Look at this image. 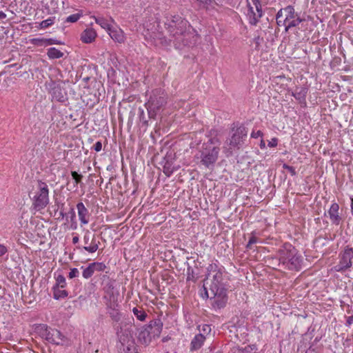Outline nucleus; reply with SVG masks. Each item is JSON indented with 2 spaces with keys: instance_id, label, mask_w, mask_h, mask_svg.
I'll list each match as a JSON object with an SVG mask.
<instances>
[{
  "instance_id": "f257e3e1",
  "label": "nucleus",
  "mask_w": 353,
  "mask_h": 353,
  "mask_svg": "<svg viewBox=\"0 0 353 353\" xmlns=\"http://www.w3.org/2000/svg\"><path fill=\"white\" fill-rule=\"evenodd\" d=\"M165 26L170 36L174 37V44L176 49L193 46L196 44L198 37L189 22L178 14L167 15Z\"/></svg>"
},
{
  "instance_id": "f03ea898",
  "label": "nucleus",
  "mask_w": 353,
  "mask_h": 353,
  "mask_svg": "<svg viewBox=\"0 0 353 353\" xmlns=\"http://www.w3.org/2000/svg\"><path fill=\"white\" fill-rule=\"evenodd\" d=\"M279 265L290 270L299 271L302 268L303 257L296 249L290 244H285L280 249Z\"/></svg>"
},
{
  "instance_id": "7ed1b4c3",
  "label": "nucleus",
  "mask_w": 353,
  "mask_h": 353,
  "mask_svg": "<svg viewBox=\"0 0 353 353\" xmlns=\"http://www.w3.org/2000/svg\"><path fill=\"white\" fill-rule=\"evenodd\" d=\"M208 274L203 284V289L217 292L227 290L228 278L225 271L216 264H210L208 268Z\"/></svg>"
},
{
  "instance_id": "20e7f679",
  "label": "nucleus",
  "mask_w": 353,
  "mask_h": 353,
  "mask_svg": "<svg viewBox=\"0 0 353 353\" xmlns=\"http://www.w3.org/2000/svg\"><path fill=\"white\" fill-rule=\"evenodd\" d=\"M219 151L218 146L203 144L195 158L199 159V163L205 168L212 169L218 159Z\"/></svg>"
},
{
  "instance_id": "39448f33",
  "label": "nucleus",
  "mask_w": 353,
  "mask_h": 353,
  "mask_svg": "<svg viewBox=\"0 0 353 353\" xmlns=\"http://www.w3.org/2000/svg\"><path fill=\"white\" fill-rule=\"evenodd\" d=\"M167 94L163 90L156 89L152 91L150 99L145 103L150 118H154L161 109L167 103Z\"/></svg>"
},
{
  "instance_id": "423d86ee",
  "label": "nucleus",
  "mask_w": 353,
  "mask_h": 353,
  "mask_svg": "<svg viewBox=\"0 0 353 353\" xmlns=\"http://www.w3.org/2000/svg\"><path fill=\"white\" fill-rule=\"evenodd\" d=\"M163 323L160 320L152 321L150 324L143 326L138 334L139 341L144 345H148L153 339L159 337L162 331Z\"/></svg>"
},
{
  "instance_id": "0eeeda50",
  "label": "nucleus",
  "mask_w": 353,
  "mask_h": 353,
  "mask_svg": "<svg viewBox=\"0 0 353 353\" xmlns=\"http://www.w3.org/2000/svg\"><path fill=\"white\" fill-rule=\"evenodd\" d=\"M32 200V206L37 211L43 210L49 204V188L45 182L38 181L37 190Z\"/></svg>"
},
{
  "instance_id": "6e6552de",
  "label": "nucleus",
  "mask_w": 353,
  "mask_h": 353,
  "mask_svg": "<svg viewBox=\"0 0 353 353\" xmlns=\"http://www.w3.org/2000/svg\"><path fill=\"white\" fill-rule=\"evenodd\" d=\"M232 131L231 138L226 141L225 146L223 147L224 152L230 154H232V149L240 148L248 132V128L243 125H241L236 130L233 128Z\"/></svg>"
},
{
  "instance_id": "1a4fd4ad",
  "label": "nucleus",
  "mask_w": 353,
  "mask_h": 353,
  "mask_svg": "<svg viewBox=\"0 0 353 353\" xmlns=\"http://www.w3.org/2000/svg\"><path fill=\"white\" fill-rule=\"evenodd\" d=\"M132 332L123 330L118 332L120 345L119 346V353H139L137 345L132 336Z\"/></svg>"
},
{
  "instance_id": "9d476101",
  "label": "nucleus",
  "mask_w": 353,
  "mask_h": 353,
  "mask_svg": "<svg viewBox=\"0 0 353 353\" xmlns=\"http://www.w3.org/2000/svg\"><path fill=\"white\" fill-rule=\"evenodd\" d=\"M40 332L42 337L49 343L57 345L68 344V339L57 329H52L46 325H43L41 326Z\"/></svg>"
},
{
  "instance_id": "9b49d317",
  "label": "nucleus",
  "mask_w": 353,
  "mask_h": 353,
  "mask_svg": "<svg viewBox=\"0 0 353 353\" xmlns=\"http://www.w3.org/2000/svg\"><path fill=\"white\" fill-rule=\"evenodd\" d=\"M205 295L210 299L212 307L216 310L223 308L227 304V290H219L216 292L206 290Z\"/></svg>"
},
{
  "instance_id": "f8f14e48",
  "label": "nucleus",
  "mask_w": 353,
  "mask_h": 353,
  "mask_svg": "<svg viewBox=\"0 0 353 353\" xmlns=\"http://www.w3.org/2000/svg\"><path fill=\"white\" fill-rule=\"evenodd\" d=\"M246 16L249 23L252 26H256L259 19L263 16L262 7L260 0H251V3H248V10Z\"/></svg>"
},
{
  "instance_id": "ddd939ff",
  "label": "nucleus",
  "mask_w": 353,
  "mask_h": 353,
  "mask_svg": "<svg viewBox=\"0 0 353 353\" xmlns=\"http://www.w3.org/2000/svg\"><path fill=\"white\" fill-rule=\"evenodd\" d=\"M353 259V248L346 246L344 251L341 254L339 263L334 266L336 272L345 271L352 265V259Z\"/></svg>"
},
{
  "instance_id": "4468645a",
  "label": "nucleus",
  "mask_w": 353,
  "mask_h": 353,
  "mask_svg": "<svg viewBox=\"0 0 353 353\" xmlns=\"http://www.w3.org/2000/svg\"><path fill=\"white\" fill-rule=\"evenodd\" d=\"M83 242L86 245L84 246L83 249L89 253H94L99 249V242H97L95 235L88 230L85 232Z\"/></svg>"
},
{
  "instance_id": "2eb2a0df",
  "label": "nucleus",
  "mask_w": 353,
  "mask_h": 353,
  "mask_svg": "<svg viewBox=\"0 0 353 353\" xmlns=\"http://www.w3.org/2000/svg\"><path fill=\"white\" fill-rule=\"evenodd\" d=\"M339 205L337 203H332L325 216H328L332 224L339 225L343 221L342 216L339 212Z\"/></svg>"
},
{
  "instance_id": "dca6fc26",
  "label": "nucleus",
  "mask_w": 353,
  "mask_h": 353,
  "mask_svg": "<svg viewBox=\"0 0 353 353\" xmlns=\"http://www.w3.org/2000/svg\"><path fill=\"white\" fill-rule=\"evenodd\" d=\"M105 303L106 306L107 312L112 319V320L115 322H119L121 319V314L119 312V306L117 303V301H105Z\"/></svg>"
},
{
  "instance_id": "f3484780",
  "label": "nucleus",
  "mask_w": 353,
  "mask_h": 353,
  "mask_svg": "<svg viewBox=\"0 0 353 353\" xmlns=\"http://www.w3.org/2000/svg\"><path fill=\"white\" fill-rule=\"evenodd\" d=\"M114 282L110 279H108L105 283L103 286V291L105 295L103 296V299L105 301H117V296L119 295L118 292L114 291Z\"/></svg>"
},
{
  "instance_id": "a211bd4d",
  "label": "nucleus",
  "mask_w": 353,
  "mask_h": 353,
  "mask_svg": "<svg viewBox=\"0 0 353 353\" xmlns=\"http://www.w3.org/2000/svg\"><path fill=\"white\" fill-rule=\"evenodd\" d=\"M50 93L51 94L54 99L60 102H63L65 101L67 98L66 92L59 85L56 84L54 82H52V84L50 85Z\"/></svg>"
},
{
  "instance_id": "6ab92c4d",
  "label": "nucleus",
  "mask_w": 353,
  "mask_h": 353,
  "mask_svg": "<svg viewBox=\"0 0 353 353\" xmlns=\"http://www.w3.org/2000/svg\"><path fill=\"white\" fill-rule=\"evenodd\" d=\"M79 219L81 225H87L89 223V211L81 202L77 204Z\"/></svg>"
},
{
  "instance_id": "aec40b11",
  "label": "nucleus",
  "mask_w": 353,
  "mask_h": 353,
  "mask_svg": "<svg viewBox=\"0 0 353 353\" xmlns=\"http://www.w3.org/2000/svg\"><path fill=\"white\" fill-rule=\"evenodd\" d=\"M108 34L114 41L122 43L125 41V37L123 31L118 27H112L108 31Z\"/></svg>"
},
{
  "instance_id": "412c9836",
  "label": "nucleus",
  "mask_w": 353,
  "mask_h": 353,
  "mask_svg": "<svg viewBox=\"0 0 353 353\" xmlns=\"http://www.w3.org/2000/svg\"><path fill=\"white\" fill-rule=\"evenodd\" d=\"M96 23L99 24L102 28L105 29L108 32L112 27L113 19L111 17H95Z\"/></svg>"
},
{
  "instance_id": "4be33fe9",
  "label": "nucleus",
  "mask_w": 353,
  "mask_h": 353,
  "mask_svg": "<svg viewBox=\"0 0 353 353\" xmlns=\"http://www.w3.org/2000/svg\"><path fill=\"white\" fill-rule=\"evenodd\" d=\"M97 33L92 28L85 29L81 35V41L85 43H90L94 41Z\"/></svg>"
},
{
  "instance_id": "5701e85b",
  "label": "nucleus",
  "mask_w": 353,
  "mask_h": 353,
  "mask_svg": "<svg viewBox=\"0 0 353 353\" xmlns=\"http://www.w3.org/2000/svg\"><path fill=\"white\" fill-rule=\"evenodd\" d=\"M205 340L203 334H196L191 341V350H197L200 349Z\"/></svg>"
},
{
  "instance_id": "b1692460",
  "label": "nucleus",
  "mask_w": 353,
  "mask_h": 353,
  "mask_svg": "<svg viewBox=\"0 0 353 353\" xmlns=\"http://www.w3.org/2000/svg\"><path fill=\"white\" fill-rule=\"evenodd\" d=\"M52 290L53 298L56 300L65 298L68 295V292L63 290V288H61L60 287H53Z\"/></svg>"
},
{
  "instance_id": "393cba45",
  "label": "nucleus",
  "mask_w": 353,
  "mask_h": 353,
  "mask_svg": "<svg viewBox=\"0 0 353 353\" xmlns=\"http://www.w3.org/2000/svg\"><path fill=\"white\" fill-rule=\"evenodd\" d=\"M285 19L283 22H289L292 19L295 18L294 9L292 6H288L283 8Z\"/></svg>"
},
{
  "instance_id": "a878e982",
  "label": "nucleus",
  "mask_w": 353,
  "mask_h": 353,
  "mask_svg": "<svg viewBox=\"0 0 353 353\" xmlns=\"http://www.w3.org/2000/svg\"><path fill=\"white\" fill-rule=\"evenodd\" d=\"M47 54L50 59H59L63 56V53L56 48H50Z\"/></svg>"
},
{
  "instance_id": "bb28decb",
  "label": "nucleus",
  "mask_w": 353,
  "mask_h": 353,
  "mask_svg": "<svg viewBox=\"0 0 353 353\" xmlns=\"http://www.w3.org/2000/svg\"><path fill=\"white\" fill-rule=\"evenodd\" d=\"M81 269L83 270L82 276L85 279H90L95 272L91 263L86 268L81 266Z\"/></svg>"
},
{
  "instance_id": "cd10ccee",
  "label": "nucleus",
  "mask_w": 353,
  "mask_h": 353,
  "mask_svg": "<svg viewBox=\"0 0 353 353\" xmlns=\"http://www.w3.org/2000/svg\"><path fill=\"white\" fill-rule=\"evenodd\" d=\"M54 278L56 280L55 285L53 287H60L61 288H65L66 286L65 278L62 274H54Z\"/></svg>"
},
{
  "instance_id": "c85d7f7f",
  "label": "nucleus",
  "mask_w": 353,
  "mask_h": 353,
  "mask_svg": "<svg viewBox=\"0 0 353 353\" xmlns=\"http://www.w3.org/2000/svg\"><path fill=\"white\" fill-rule=\"evenodd\" d=\"M132 312L134 315L137 317V319L141 321H145L147 314L143 309H139L137 307H134L132 310Z\"/></svg>"
},
{
  "instance_id": "c756f323",
  "label": "nucleus",
  "mask_w": 353,
  "mask_h": 353,
  "mask_svg": "<svg viewBox=\"0 0 353 353\" xmlns=\"http://www.w3.org/2000/svg\"><path fill=\"white\" fill-rule=\"evenodd\" d=\"M303 21V19L298 17L297 14L295 15V18L292 19L289 22H288V24L286 25L285 27V30L288 31L289 28L297 26Z\"/></svg>"
},
{
  "instance_id": "7c9ffc66",
  "label": "nucleus",
  "mask_w": 353,
  "mask_h": 353,
  "mask_svg": "<svg viewBox=\"0 0 353 353\" xmlns=\"http://www.w3.org/2000/svg\"><path fill=\"white\" fill-rule=\"evenodd\" d=\"M91 264L95 272H103L106 268L105 264L101 262H93Z\"/></svg>"
},
{
  "instance_id": "2f4dec72",
  "label": "nucleus",
  "mask_w": 353,
  "mask_h": 353,
  "mask_svg": "<svg viewBox=\"0 0 353 353\" xmlns=\"http://www.w3.org/2000/svg\"><path fill=\"white\" fill-rule=\"evenodd\" d=\"M54 18L50 17L46 20L42 21L39 24V27L41 29H44L52 26L54 23Z\"/></svg>"
},
{
  "instance_id": "473e14b6",
  "label": "nucleus",
  "mask_w": 353,
  "mask_h": 353,
  "mask_svg": "<svg viewBox=\"0 0 353 353\" xmlns=\"http://www.w3.org/2000/svg\"><path fill=\"white\" fill-rule=\"evenodd\" d=\"M260 241L259 239V238L254 236H252L248 242V244L246 245V248L247 249H250V250H252V245L255 244V243H259Z\"/></svg>"
},
{
  "instance_id": "72a5a7b5",
  "label": "nucleus",
  "mask_w": 353,
  "mask_h": 353,
  "mask_svg": "<svg viewBox=\"0 0 353 353\" xmlns=\"http://www.w3.org/2000/svg\"><path fill=\"white\" fill-rule=\"evenodd\" d=\"M80 17L81 14L78 13L71 14L66 18L65 22L74 23L79 19Z\"/></svg>"
},
{
  "instance_id": "f704fd0d",
  "label": "nucleus",
  "mask_w": 353,
  "mask_h": 353,
  "mask_svg": "<svg viewBox=\"0 0 353 353\" xmlns=\"http://www.w3.org/2000/svg\"><path fill=\"white\" fill-rule=\"evenodd\" d=\"M71 175L72 176V179L75 181L76 185L81 183V179L83 178V176L81 174H78L76 171H72Z\"/></svg>"
},
{
  "instance_id": "c9c22d12",
  "label": "nucleus",
  "mask_w": 353,
  "mask_h": 353,
  "mask_svg": "<svg viewBox=\"0 0 353 353\" xmlns=\"http://www.w3.org/2000/svg\"><path fill=\"white\" fill-rule=\"evenodd\" d=\"M68 214L70 216L71 222L75 224L74 228H77L76 214H75L74 209L73 208H70V210L68 212Z\"/></svg>"
},
{
  "instance_id": "e433bc0d",
  "label": "nucleus",
  "mask_w": 353,
  "mask_h": 353,
  "mask_svg": "<svg viewBox=\"0 0 353 353\" xmlns=\"http://www.w3.org/2000/svg\"><path fill=\"white\" fill-rule=\"evenodd\" d=\"M203 144H209L210 145H216V146L219 147L220 141L218 138L213 137V138L210 139L208 142L204 143Z\"/></svg>"
},
{
  "instance_id": "4c0bfd02",
  "label": "nucleus",
  "mask_w": 353,
  "mask_h": 353,
  "mask_svg": "<svg viewBox=\"0 0 353 353\" xmlns=\"http://www.w3.org/2000/svg\"><path fill=\"white\" fill-rule=\"evenodd\" d=\"M138 112L140 121H142L144 124H146L148 121L145 119V113L143 109L139 108Z\"/></svg>"
},
{
  "instance_id": "58836bf2",
  "label": "nucleus",
  "mask_w": 353,
  "mask_h": 353,
  "mask_svg": "<svg viewBox=\"0 0 353 353\" xmlns=\"http://www.w3.org/2000/svg\"><path fill=\"white\" fill-rule=\"evenodd\" d=\"M79 272L78 269L74 268L70 269V271L68 274V277L70 279H73V278L79 276Z\"/></svg>"
},
{
  "instance_id": "ea45409f",
  "label": "nucleus",
  "mask_w": 353,
  "mask_h": 353,
  "mask_svg": "<svg viewBox=\"0 0 353 353\" xmlns=\"http://www.w3.org/2000/svg\"><path fill=\"white\" fill-rule=\"evenodd\" d=\"M283 168L285 170H288L291 174L292 176L296 175V173L295 169L292 166H290V165L284 163L283 165Z\"/></svg>"
},
{
  "instance_id": "a19ab883",
  "label": "nucleus",
  "mask_w": 353,
  "mask_h": 353,
  "mask_svg": "<svg viewBox=\"0 0 353 353\" xmlns=\"http://www.w3.org/2000/svg\"><path fill=\"white\" fill-rule=\"evenodd\" d=\"M201 331L203 332L202 334H209L210 332H211V327H210V325H207V324H205L202 326V330Z\"/></svg>"
},
{
  "instance_id": "79ce46f5",
  "label": "nucleus",
  "mask_w": 353,
  "mask_h": 353,
  "mask_svg": "<svg viewBox=\"0 0 353 353\" xmlns=\"http://www.w3.org/2000/svg\"><path fill=\"white\" fill-rule=\"evenodd\" d=\"M252 348L250 346H247L243 348H239L238 353H251Z\"/></svg>"
},
{
  "instance_id": "37998d69",
  "label": "nucleus",
  "mask_w": 353,
  "mask_h": 353,
  "mask_svg": "<svg viewBox=\"0 0 353 353\" xmlns=\"http://www.w3.org/2000/svg\"><path fill=\"white\" fill-rule=\"evenodd\" d=\"M262 40H263V39L261 38L260 37H256L254 38L253 42L255 44V48L256 49L259 48V47L260 46V43H261Z\"/></svg>"
},
{
  "instance_id": "c03bdc74",
  "label": "nucleus",
  "mask_w": 353,
  "mask_h": 353,
  "mask_svg": "<svg viewBox=\"0 0 353 353\" xmlns=\"http://www.w3.org/2000/svg\"><path fill=\"white\" fill-rule=\"evenodd\" d=\"M278 144V139L276 138L272 139L269 143L268 146L270 148L276 147Z\"/></svg>"
},
{
  "instance_id": "a18cd8bd",
  "label": "nucleus",
  "mask_w": 353,
  "mask_h": 353,
  "mask_svg": "<svg viewBox=\"0 0 353 353\" xmlns=\"http://www.w3.org/2000/svg\"><path fill=\"white\" fill-rule=\"evenodd\" d=\"M45 41L46 45L61 44V42L53 39H46Z\"/></svg>"
},
{
  "instance_id": "49530a36",
  "label": "nucleus",
  "mask_w": 353,
  "mask_h": 353,
  "mask_svg": "<svg viewBox=\"0 0 353 353\" xmlns=\"http://www.w3.org/2000/svg\"><path fill=\"white\" fill-rule=\"evenodd\" d=\"M263 135V133L261 130H258L257 132H254L253 131L252 133H251V137L252 138H254V139H256L259 137H262Z\"/></svg>"
},
{
  "instance_id": "de8ad7c7",
  "label": "nucleus",
  "mask_w": 353,
  "mask_h": 353,
  "mask_svg": "<svg viewBox=\"0 0 353 353\" xmlns=\"http://www.w3.org/2000/svg\"><path fill=\"white\" fill-rule=\"evenodd\" d=\"M96 152H99L102 149V143L100 141H97L93 146Z\"/></svg>"
},
{
  "instance_id": "09e8293b",
  "label": "nucleus",
  "mask_w": 353,
  "mask_h": 353,
  "mask_svg": "<svg viewBox=\"0 0 353 353\" xmlns=\"http://www.w3.org/2000/svg\"><path fill=\"white\" fill-rule=\"evenodd\" d=\"M7 252V248L3 245L0 244V256L4 255Z\"/></svg>"
},
{
  "instance_id": "8fccbe9b",
  "label": "nucleus",
  "mask_w": 353,
  "mask_h": 353,
  "mask_svg": "<svg viewBox=\"0 0 353 353\" xmlns=\"http://www.w3.org/2000/svg\"><path fill=\"white\" fill-rule=\"evenodd\" d=\"M284 14L283 8L280 9L276 14V19H282Z\"/></svg>"
},
{
  "instance_id": "3c124183",
  "label": "nucleus",
  "mask_w": 353,
  "mask_h": 353,
  "mask_svg": "<svg viewBox=\"0 0 353 353\" xmlns=\"http://www.w3.org/2000/svg\"><path fill=\"white\" fill-rule=\"evenodd\" d=\"M353 323V315L350 316L347 319L346 325L347 326L351 325Z\"/></svg>"
},
{
  "instance_id": "603ef678",
  "label": "nucleus",
  "mask_w": 353,
  "mask_h": 353,
  "mask_svg": "<svg viewBox=\"0 0 353 353\" xmlns=\"http://www.w3.org/2000/svg\"><path fill=\"white\" fill-rule=\"evenodd\" d=\"M187 280L195 281V279H194V277L193 275V271H192V274L188 273V276H187Z\"/></svg>"
},
{
  "instance_id": "864d4df0",
  "label": "nucleus",
  "mask_w": 353,
  "mask_h": 353,
  "mask_svg": "<svg viewBox=\"0 0 353 353\" xmlns=\"http://www.w3.org/2000/svg\"><path fill=\"white\" fill-rule=\"evenodd\" d=\"M276 23L279 26H281V25H287L288 24V22H283V20H282V19H276Z\"/></svg>"
},
{
  "instance_id": "5fc2aeb1",
  "label": "nucleus",
  "mask_w": 353,
  "mask_h": 353,
  "mask_svg": "<svg viewBox=\"0 0 353 353\" xmlns=\"http://www.w3.org/2000/svg\"><path fill=\"white\" fill-rule=\"evenodd\" d=\"M79 236L77 235L74 236L72 237V243L77 244V243H79Z\"/></svg>"
},
{
  "instance_id": "6e6d98bb",
  "label": "nucleus",
  "mask_w": 353,
  "mask_h": 353,
  "mask_svg": "<svg viewBox=\"0 0 353 353\" xmlns=\"http://www.w3.org/2000/svg\"><path fill=\"white\" fill-rule=\"evenodd\" d=\"M164 173L168 176H170L171 174L172 173V171L169 170L168 169L164 168Z\"/></svg>"
},
{
  "instance_id": "4d7b16f0",
  "label": "nucleus",
  "mask_w": 353,
  "mask_h": 353,
  "mask_svg": "<svg viewBox=\"0 0 353 353\" xmlns=\"http://www.w3.org/2000/svg\"><path fill=\"white\" fill-rule=\"evenodd\" d=\"M260 148L261 149H263L265 148V143L264 140H263V139L261 140Z\"/></svg>"
},
{
  "instance_id": "13d9d810",
  "label": "nucleus",
  "mask_w": 353,
  "mask_h": 353,
  "mask_svg": "<svg viewBox=\"0 0 353 353\" xmlns=\"http://www.w3.org/2000/svg\"><path fill=\"white\" fill-rule=\"evenodd\" d=\"M6 17V14L3 11H0V19H4Z\"/></svg>"
},
{
  "instance_id": "bf43d9fd",
  "label": "nucleus",
  "mask_w": 353,
  "mask_h": 353,
  "mask_svg": "<svg viewBox=\"0 0 353 353\" xmlns=\"http://www.w3.org/2000/svg\"><path fill=\"white\" fill-rule=\"evenodd\" d=\"M59 214L60 217H61L62 219L64 218V216L66 215V214H65L63 210H61Z\"/></svg>"
},
{
  "instance_id": "052dcab7",
  "label": "nucleus",
  "mask_w": 353,
  "mask_h": 353,
  "mask_svg": "<svg viewBox=\"0 0 353 353\" xmlns=\"http://www.w3.org/2000/svg\"><path fill=\"white\" fill-rule=\"evenodd\" d=\"M305 353H315L314 350L309 349Z\"/></svg>"
},
{
  "instance_id": "680f3d73",
  "label": "nucleus",
  "mask_w": 353,
  "mask_h": 353,
  "mask_svg": "<svg viewBox=\"0 0 353 353\" xmlns=\"http://www.w3.org/2000/svg\"><path fill=\"white\" fill-rule=\"evenodd\" d=\"M77 248L79 249V250L81 249V248L80 246H77Z\"/></svg>"
},
{
  "instance_id": "e2e57ef3",
  "label": "nucleus",
  "mask_w": 353,
  "mask_h": 353,
  "mask_svg": "<svg viewBox=\"0 0 353 353\" xmlns=\"http://www.w3.org/2000/svg\"><path fill=\"white\" fill-rule=\"evenodd\" d=\"M352 208H353V204L352 205Z\"/></svg>"
},
{
  "instance_id": "0e129e2a",
  "label": "nucleus",
  "mask_w": 353,
  "mask_h": 353,
  "mask_svg": "<svg viewBox=\"0 0 353 353\" xmlns=\"http://www.w3.org/2000/svg\"><path fill=\"white\" fill-rule=\"evenodd\" d=\"M352 208H353V204L352 205Z\"/></svg>"
}]
</instances>
